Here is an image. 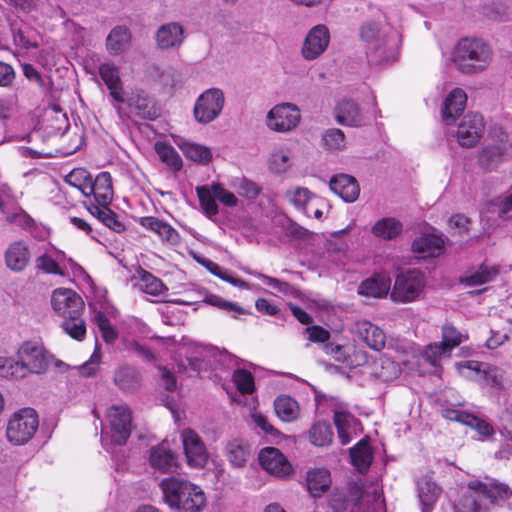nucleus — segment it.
<instances>
[{
  "label": "nucleus",
  "instance_id": "38",
  "mask_svg": "<svg viewBox=\"0 0 512 512\" xmlns=\"http://www.w3.org/2000/svg\"><path fill=\"white\" fill-rule=\"evenodd\" d=\"M196 194L200 206L207 217L212 218L219 213V208L216 203L217 198L214 196V192H212V184L210 186L203 185L196 187Z\"/></svg>",
  "mask_w": 512,
  "mask_h": 512
},
{
  "label": "nucleus",
  "instance_id": "24",
  "mask_svg": "<svg viewBox=\"0 0 512 512\" xmlns=\"http://www.w3.org/2000/svg\"><path fill=\"white\" fill-rule=\"evenodd\" d=\"M329 186L335 194L347 203L356 201L360 194V187L357 180L348 174L333 176L329 181Z\"/></svg>",
  "mask_w": 512,
  "mask_h": 512
},
{
  "label": "nucleus",
  "instance_id": "35",
  "mask_svg": "<svg viewBox=\"0 0 512 512\" xmlns=\"http://www.w3.org/2000/svg\"><path fill=\"white\" fill-rule=\"evenodd\" d=\"M274 409L278 417L286 422L297 419L299 414L297 401L287 395H280L275 399Z\"/></svg>",
  "mask_w": 512,
  "mask_h": 512
},
{
  "label": "nucleus",
  "instance_id": "26",
  "mask_svg": "<svg viewBox=\"0 0 512 512\" xmlns=\"http://www.w3.org/2000/svg\"><path fill=\"white\" fill-rule=\"evenodd\" d=\"M390 289V277L384 274H376L361 282L358 293L367 297L382 298L387 296Z\"/></svg>",
  "mask_w": 512,
  "mask_h": 512
},
{
  "label": "nucleus",
  "instance_id": "12",
  "mask_svg": "<svg viewBox=\"0 0 512 512\" xmlns=\"http://www.w3.org/2000/svg\"><path fill=\"white\" fill-rule=\"evenodd\" d=\"M484 132V121L481 115L469 113L463 117L457 127L455 137L464 148L474 147Z\"/></svg>",
  "mask_w": 512,
  "mask_h": 512
},
{
  "label": "nucleus",
  "instance_id": "27",
  "mask_svg": "<svg viewBox=\"0 0 512 512\" xmlns=\"http://www.w3.org/2000/svg\"><path fill=\"white\" fill-rule=\"evenodd\" d=\"M130 107L135 111L136 115L145 120H156L161 116V108L156 104L154 99L145 93H137L130 103Z\"/></svg>",
  "mask_w": 512,
  "mask_h": 512
},
{
  "label": "nucleus",
  "instance_id": "46",
  "mask_svg": "<svg viewBox=\"0 0 512 512\" xmlns=\"http://www.w3.org/2000/svg\"><path fill=\"white\" fill-rule=\"evenodd\" d=\"M204 302L223 311L231 313L234 318H238L239 315L247 313V311L243 307L239 306L236 302L227 301L218 295H208L204 299Z\"/></svg>",
  "mask_w": 512,
  "mask_h": 512
},
{
  "label": "nucleus",
  "instance_id": "28",
  "mask_svg": "<svg viewBox=\"0 0 512 512\" xmlns=\"http://www.w3.org/2000/svg\"><path fill=\"white\" fill-rule=\"evenodd\" d=\"M443 248V239L435 234H424L412 243V251L422 254L424 257H436L440 255Z\"/></svg>",
  "mask_w": 512,
  "mask_h": 512
},
{
  "label": "nucleus",
  "instance_id": "42",
  "mask_svg": "<svg viewBox=\"0 0 512 512\" xmlns=\"http://www.w3.org/2000/svg\"><path fill=\"white\" fill-rule=\"evenodd\" d=\"M184 155L199 164H208L212 160V153L206 146L196 143H185L181 147Z\"/></svg>",
  "mask_w": 512,
  "mask_h": 512
},
{
  "label": "nucleus",
  "instance_id": "41",
  "mask_svg": "<svg viewBox=\"0 0 512 512\" xmlns=\"http://www.w3.org/2000/svg\"><path fill=\"white\" fill-rule=\"evenodd\" d=\"M155 150L160 159L175 171L182 168V159L173 146L167 143L157 142Z\"/></svg>",
  "mask_w": 512,
  "mask_h": 512
},
{
  "label": "nucleus",
  "instance_id": "5",
  "mask_svg": "<svg viewBox=\"0 0 512 512\" xmlns=\"http://www.w3.org/2000/svg\"><path fill=\"white\" fill-rule=\"evenodd\" d=\"M491 59L490 46L478 38H462L452 54L456 68L463 74H474L484 70Z\"/></svg>",
  "mask_w": 512,
  "mask_h": 512
},
{
  "label": "nucleus",
  "instance_id": "16",
  "mask_svg": "<svg viewBox=\"0 0 512 512\" xmlns=\"http://www.w3.org/2000/svg\"><path fill=\"white\" fill-rule=\"evenodd\" d=\"M259 463L268 473L283 478L293 471L291 464L275 447H265L259 453Z\"/></svg>",
  "mask_w": 512,
  "mask_h": 512
},
{
  "label": "nucleus",
  "instance_id": "18",
  "mask_svg": "<svg viewBox=\"0 0 512 512\" xmlns=\"http://www.w3.org/2000/svg\"><path fill=\"white\" fill-rule=\"evenodd\" d=\"M335 119L338 124L349 127H361L366 123L359 105L351 99H343L337 104Z\"/></svg>",
  "mask_w": 512,
  "mask_h": 512
},
{
  "label": "nucleus",
  "instance_id": "37",
  "mask_svg": "<svg viewBox=\"0 0 512 512\" xmlns=\"http://www.w3.org/2000/svg\"><path fill=\"white\" fill-rule=\"evenodd\" d=\"M285 198L298 210H301L305 215L307 213L308 203L315 197V195L306 187H294L286 190Z\"/></svg>",
  "mask_w": 512,
  "mask_h": 512
},
{
  "label": "nucleus",
  "instance_id": "17",
  "mask_svg": "<svg viewBox=\"0 0 512 512\" xmlns=\"http://www.w3.org/2000/svg\"><path fill=\"white\" fill-rule=\"evenodd\" d=\"M184 33V27L178 22L162 24L155 33L156 45L161 50L179 48L184 42Z\"/></svg>",
  "mask_w": 512,
  "mask_h": 512
},
{
  "label": "nucleus",
  "instance_id": "19",
  "mask_svg": "<svg viewBox=\"0 0 512 512\" xmlns=\"http://www.w3.org/2000/svg\"><path fill=\"white\" fill-rule=\"evenodd\" d=\"M354 333L361 341L375 351H380L385 347L386 335L384 331L369 321L356 322Z\"/></svg>",
  "mask_w": 512,
  "mask_h": 512
},
{
  "label": "nucleus",
  "instance_id": "15",
  "mask_svg": "<svg viewBox=\"0 0 512 512\" xmlns=\"http://www.w3.org/2000/svg\"><path fill=\"white\" fill-rule=\"evenodd\" d=\"M149 465L160 473H176L179 469L178 455L166 442L153 446L149 450Z\"/></svg>",
  "mask_w": 512,
  "mask_h": 512
},
{
  "label": "nucleus",
  "instance_id": "56",
  "mask_svg": "<svg viewBox=\"0 0 512 512\" xmlns=\"http://www.w3.org/2000/svg\"><path fill=\"white\" fill-rule=\"evenodd\" d=\"M99 74L108 89H112L113 85L120 84L119 70L113 64H101L99 67Z\"/></svg>",
  "mask_w": 512,
  "mask_h": 512
},
{
  "label": "nucleus",
  "instance_id": "22",
  "mask_svg": "<svg viewBox=\"0 0 512 512\" xmlns=\"http://www.w3.org/2000/svg\"><path fill=\"white\" fill-rule=\"evenodd\" d=\"M29 245L23 241L12 242L5 251L6 266L14 272H22L30 262Z\"/></svg>",
  "mask_w": 512,
  "mask_h": 512
},
{
  "label": "nucleus",
  "instance_id": "59",
  "mask_svg": "<svg viewBox=\"0 0 512 512\" xmlns=\"http://www.w3.org/2000/svg\"><path fill=\"white\" fill-rule=\"evenodd\" d=\"M101 360V352L98 344H96L95 350L89 360H87L85 363H83L79 367V372L82 376L85 377H91L95 375L98 365Z\"/></svg>",
  "mask_w": 512,
  "mask_h": 512
},
{
  "label": "nucleus",
  "instance_id": "6",
  "mask_svg": "<svg viewBox=\"0 0 512 512\" xmlns=\"http://www.w3.org/2000/svg\"><path fill=\"white\" fill-rule=\"evenodd\" d=\"M425 276L418 269H408L396 276L390 297L395 303H410L418 300L425 287Z\"/></svg>",
  "mask_w": 512,
  "mask_h": 512
},
{
  "label": "nucleus",
  "instance_id": "11",
  "mask_svg": "<svg viewBox=\"0 0 512 512\" xmlns=\"http://www.w3.org/2000/svg\"><path fill=\"white\" fill-rule=\"evenodd\" d=\"M184 454L191 467L203 468L208 461V453L201 437L191 428L181 432Z\"/></svg>",
  "mask_w": 512,
  "mask_h": 512
},
{
  "label": "nucleus",
  "instance_id": "62",
  "mask_svg": "<svg viewBox=\"0 0 512 512\" xmlns=\"http://www.w3.org/2000/svg\"><path fill=\"white\" fill-rule=\"evenodd\" d=\"M325 349H326V353L332 355L336 361L344 363V364L352 367V365H353L352 356L347 355L342 346H340L338 344L330 343L325 346Z\"/></svg>",
  "mask_w": 512,
  "mask_h": 512
},
{
  "label": "nucleus",
  "instance_id": "14",
  "mask_svg": "<svg viewBox=\"0 0 512 512\" xmlns=\"http://www.w3.org/2000/svg\"><path fill=\"white\" fill-rule=\"evenodd\" d=\"M330 42V33L328 28L319 24L314 26L307 34L303 46L302 56L306 60L318 58L327 49Z\"/></svg>",
  "mask_w": 512,
  "mask_h": 512
},
{
  "label": "nucleus",
  "instance_id": "61",
  "mask_svg": "<svg viewBox=\"0 0 512 512\" xmlns=\"http://www.w3.org/2000/svg\"><path fill=\"white\" fill-rule=\"evenodd\" d=\"M260 191V187L247 178H242L238 186V193L247 199H255L260 194Z\"/></svg>",
  "mask_w": 512,
  "mask_h": 512
},
{
  "label": "nucleus",
  "instance_id": "8",
  "mask_svg": "<svg viewBox=\"0 0 512 512\" xmlns=\"http://www.w3.org/2000/svg\"><path fill=\"white\" fill-rule=\"evenodd\" d=\"M225 104L221 89L210 88L197 98L193 109L195 120L200 124H209L219 117Z\"/></svg>",
  "mask_w": 512,
  "mask_h": 512
},
{
  "label": "nucleus",
  "instance_id": "57",
  "mask_svg": "<svg viewBox=\"0 0 512 512\" xmlns=\"http://www.w3.org/2000/svg\"><path fill=\"white\" fill-rule=\"evenodd\" d=\"M448 352H450V350L446 348L444 343L441 341L439 343L435 342L429 344L423 351L422 355L423 358L432 366H437L438 358Z\"/></svg>",
  "mask_w": 512,
  "mask_h": 512
},
{
  "label": "nucleus",
  "instance_id": "43",
  "mask_svg": "<svg viewBox=\"0 0 512 512\" xmlns=\"http://www.w3.org/2000/svg\"><path fill=\"white\" fill-rule=\"evenodd\" d=\"M92 175L85 168L73 169L65 177V182L82 192L84 196H87V191L91 183Z\"/></svg>",
  "mask_w": 512,
  "mask_h": 512
},
{
  "label": "nucleus",
  "instance_id": "9",
  "mask_svg": "<svg viewBox=\"0 0 512 512\" xmlns=\"http://www.w3.org/2000/svg\"><path fill=\"white\" fill-rule=\"evenodd\" d=\"M300 119V110L296 105L283 103L269 111L267 126L276 132H288L297 127Z\"/></svg>",
  "mask_w": 512,
  "mask_h": 512
},
{
  "label": "nucleus",
  "instance_id": "58",
  "mask_svg": "<svg viewBox=\"0 0 512 512\" xmlns=\"http://www.w3.org/2000/svg\"><path fill=\"white\" fill-rule=\"evenodd\" d=\"M212 192L217 200L227 207H235L238 204L237 197L220 183H212Z\"/></svg>",
  "mask_w": 512,
  "mask_h": 512
},
{
  "label": "nucleus",
  "instance_id": "52",
  "mask_svg": "<svg viewBox=\"0 0 512 512\" xmlns=\"http://www.w3.org/2000/svg\"><path fill=\"white\" fill-rule=\"evenodd\" d=\"M142 290L150 295L157 296L163 291L164 284L162 281L152 275L150 272L142 270L140 275Z\"/></svg>",
  "mask_w": 512,
  "mask_h": 512
},
{
  "label": "nucleus",
  "instance_id": "25",
  "mask_svg": "<svg viewBox=\"0 0 512 512\" xmlns=\"http://www.w3.org/2000/svg\"><path fill=\"white\" fill-rule=\"evenodd\" d=\"M349 496L353 497L355 505H358L363 496L362 488L355 483L350 484L348 489L334 488L329 497V507L335 512L346 511L350 504Z\"/></svg>",
  "mask_w": 512,
  "mask_h": 512
},
{
  "label": "nucleus",
  "instance_id": "53",
  "mask_svg": "<svg viewBox=\"0 0 512 512\" xmlns=\"http://www.w3.org/2000/svg\"><path fill=\"white\" fill-rule=\"evenodd\" d=\"M252 274L261 280L265 285H268L285 295H293L296 291L295 287L286 281L262 274L260 272H254Z\"/></svg>",
  "mask_w": 512,
  "mask_h": 512
},
{
  "label": "nucleus",
  "instance_id": "63",
  "mask_svg": "<svg viewBox=\"0 0 512 512\" xmlns=\"http://www.w3.org/2000/svg\"><path fill=\"white\" fill-rule=\"evenodd\" d=\"M289 156L283 151L274 152L270 158V168L275 173L285 172L288 167Z\"/></svg>",
  "mask_w": 512,
  "mask_h": 512
},
{
  "label": "nucleus",
  "instance_id": "32",
  "mask_svg": "<svg viewBox=\"0 0 512 512\" xmlns=\"http://www.w3.org/2000/svg\"><path fill=\"white\" fill-rule=\"evenodd\" d=\"M402 231V223L393 217L382 218L372 227L373 235L383 240H393L399 236Z\"/></svg>",
  "mask_w": 512,
  "mask_h": 512
},
{
  "label": "nucleus",
  "instance_id": "48",
  "mask_svg": "<svg viewBox=\"0 0 512 512\" xmlns=\"http://www.w3.org/2000/svg\"><path fill=\"white\" fill-rule=\"evenodd\" d=\"M205 267L209 270V272L218 278L232 284L233 286L240 287V288H247V283L240 279L235 278L232 276L227 269H224L223 267L219 266L217 263L207 260L204 264Z\"/></svg>",
  "mask_w": 512,
  "mask_h": 512
},
{
  "label": "nucleus",
  "instance_id": "47",
  "mask_svg": "<svg viewBox=\"0 0 512 512\" xmlns=\"http://www.w3.org/2000/svg\"><path fill=\"white\" fill-rule=\"evenodd\" d=\"M204 302L223 311L231 313L234 318H238L239 315L247 313V311L243 307L239 306L236 302L227 301L218 295H208L204 299Z\"/></svg>",
  "mask_w": 512,
  "mask_h": 512
},
{
  "label": "nucleus",
  "instance_id": "30",
  "mask_svg": "<svg viewBox=\"0 0 512 512\" xmlns=\"http://www.w3.org/2000/svg\"><path fill=\"white\" fill-rule=\"evenodd\" d=\"M504 154L505 149L499 144L485 146L478 156L479 166L483 170L491 172L503 162Z\"/></svg>",
  "mask_w": 512,
  "mask_h": 512
},
{
  "label": "nucleus",
  "instance_id": "36",
  "mask_svg": "<svg viewBox=\"0 0 512 512\" xmlns=\"http://www.w3.org/2000/svg\"><path fill=\"white\" fill-rule=\"evenodd\" d=\"M226 456L234 467H243L249 457L248 446L240 439H233L226 446Z\"/></svg>",
  "mask_w": 512,
  "mask_h": 512
},
{
  "label": "nucleus",
  "instance_id": "1",
  "mask_svg": "<svg viewBox=\"0 0 512 512\" xmlns=\"http://www.w3.org/2000/svg\"><path fill=\"white\" fill-rule=\"evenodd\" d=\"M360 38L367 44L371 64L381 65L398 58L401 35L389 24L367 21L359 29Z\"/></svg>",
  "mask_w": 512,
  "mask_h": 512
},
{
  "label": "nucleus",
  "instance_id": "10",
  "mask_svg": "<svg viewBox=\"0 0 512 512\" xmlns=\"http://www.w3.org/2000/svg\"><path fill=\"white\" fill-rule=\"evenodd\" d=\"M110 423L111 440L116 445H124L131 434V412L127 406L113 405L107 411Z\"/></svg>",
  "mask_w": 512,
  "mask_h": 512
},
{
  "label": "nucleus",
  "instance_id": "34",
  "mask_svg": "<svg viewBox=\"0 0 512 512\" xmlns=\"http://www.w3.org/2000/svg\"><path fill=\"white\" fill-rule=\"evenodd\" d=\"M331 484L330 472L319 468L310 470L307 474V488L313 497L320 496Z\"/></svg>",
  "mask_w": 512,
  "mask_h": 512
},
{
  "label": "nucleus",
  "instance_id": "40",
  "mask_svg": "<svg viewBox=\"0 0 512 512\" xmlns=\"http://www.w3.org/2000/svg\"><path fill=\"white\" fill-rule=\"evenodd\" d=\"M61 327L71 338L81 341L86 335V323L81 315H73L63 319Z\"/></svg>",
  "mask_w": 512,
  "mask_h": 512
},
{
  "label": "nucleus",
  "instance_id": "21",
  "mask_svg": "<svg viewBox=\"0 0 512 512\" xmlns=\"http://www.w3.org/2000/svg\"><path fill=\"white\" fill-rule=\"evenodd\" d=\"M93 195L95 202L100 206L109 205L113 199L112 177L109 172L102 171L91 179L87 196Z\"/></svg>",
  "mask_w": 512,
  "mask_h": 512
},
{
  "label": "nucleus",
  "instance_id": "13",
  "mask_svg": "<svg viewBox=\"0 0 512 512\" xmlns=\"http://www.w3.org/2000/svg\"><path fill=\"white\" fill-rule=\"evenodd\" d=\"M51 304L54 311L63 319L73 315H82L84 311L82 298L71 289H56L52 294Z\"/></svg>",
  "mask_w": 512,
  "mask_h": 512
},
{
  "label": "nucleus",
  "instance_id": "45",
  "mask_svg": "<svg viewBox=\"0 0 512 512\" xmlns=\"http://www.w3.org/2000/svg\"><path fill=\"white\" fill-rule=\"evenodd\" d=\"M331 426L325 422L315 423L309 430V438L315 446H325L332 440Z\"/></svg>",
  "mask_w": 512,
  "mask_h": 512
},
{
  "label": "nucleus",
  "instance_id": "29",
  "mask_svg": "<svg viewBox=\"0 0 512 512\" xmlns=\"http://www.w3.org/2000/svg\"><path fill=\"white\" fill-rule=\"evenodd\" d=\"M441 491V488L435 482L426 477L418 481V497L422 505V512L433 510Z\"/></svg>",
  "mask_w": 512,
  "mask_h": 512
},
{
  "label": "nucleus",
  "instance_id": "31",
  "mask_svg": "<svg viewBox=\"0 0 512 512\" xmlns=\"http://www.w3.org/2000/svg\"><path fill=\"white\" fill-rule=\"evenodd\" d=\"M131 33L125 26L114 27L106 38V48L112 55L121 54L129 45Z\"/></svg>",
  "mask_w": 512,
  "mask_h": 512
},
{
  "label": "nucleus",
  "instance_id": "44",
  "mask_svg": "<svg viewBox=\"0 0 512 512\" xmlns=\"http://www.w3.org/2000/svg\"><path fill=\"white\" fill-rule=\"evenodd\" d=\"M333 419L341 444L347 445L351 441L350 429L353 416L347 412L335 411Z\"/></svg>",
  "mask_w": 512,
  "mask_h": 512
},
{
  "label": "nucleus",
  "instance_id": "55",
  "mask_svg": "<svg viewBox=\"0 0 512 512\" xmlns=\"http://www.w3.org/2000/svg\"><path fill=\"white\" fill-rule=\"evenodd\" d=\"M446 348L450 351L459 346L462 342L461 333L450 323H445L442 327V340Z\"/></svg>",
  "mask_w": 512,
  "mask_h": 512
},
{
  "label": "nucleus",
  "instance_id": "54",
  "mask_svg": "<svg viewBox=\"0 0 512 512\" xmlns=\"http://www.w3.org/2000/svg\"><path fill=\"white\" fill-rule=\"evenodd\" d=\"M345 135L337 128L328 129L322 136L323 145L329 150H338L344 146Z\"/></svg>",
  "mask_w": 512,
  "mask_h": 512
},
{
  "label": "nucleus",
  "instance_id": "33",
  "mask_svg": "<svg viewBox=\"0 0 512 512\" xmlns=\"http://www.w3.org/2000/svg\"><path fill=\"white\" fill-rule=\"evenodd\" d=\"M352 464L360 473H366L370 468L373 455L369 443L360 440L354 447L350 448Z\"/></svg>",
  "mask_w": 512,
  "mask_h": 512
},
{
  "label": "nucleus",
  "instance_id": "49",
  "mask_svg": "<svg viewBox=\"0 0 512 512\" xmlns=\"http://www.w3.org/2000/svg\"><path fill=\"white\" fill-rule=\"evenodd\" d=\"M232 379L241 394H251L255 389L254 377L245 369L235 370Z\"/></svg>",
  "mask_w": 512,
  "mask_h": 512
},
{
  "label": "nucleus",
  "instance_id": "39",
  "mask_svg": "<svg viewBox=\"0 0 512 512\" xmlns=\"http://www.w3.org/2000/svg\"><path fill=\"white\" fill-rule=\"evenodd\" d=\"M499 273L498 268L481 265L479 270L471 275L461 278V283L466 286H478L492 281Z\"/></svg>",
  "mask_w": 512,
  "mask_h": 512
},
{
  "label": "nucleus",
  "instance_id": "50",
  "mask_svg": "<svg viewBox=\"0 0 512 512\" xmlns=\"http://www.w3.org/2000/svg\"><path fill=\"white\" fill-rule=\"evenodd\" d=\"M94 320L105 342L112 343L117 339V332L115 328L102 311H98L95 314Z\"/></svg>",
  "mask_w": 512,
  "mask_h": 512
},
{
  "label": "nucleus",
  "instance_id": "2",
  "mask_svg": "<svg viewBox=\"0 0 512 512\" xmlns=\"http://www.w3.org/2000/svg\"><path fill=\"white\" fill-rule=\"evenodd\" d=\"M17 361L0 359V368L6 369L7 376L15 379L25 378L28 374H42L51 363V356L42 345L36 342H24L17 352Z\"/></svg>",
  "mask_w": 512,
  "mask_h": 512
},
{
  "label": "nucleus",
  "instance_id": "4",
  "mask_svg": "<svg viewBox=\"0 0 512 512\" xmlns=\"http://www.w3.org/2000/svg\"><path fill=\"white\" fill-rule=\"evenodd\" d=\"M468 488L473 492L463 495L457 512H488L484 500L494 504L499 500L505 501L512 495L508 485L494 479L486 482L471 480L468 482Z\"/></svg>",
  "mask_w": 512,
  "mask_h": 512
},
{
  "label": "nucleus",
  "instance_id": "3",
  "mask_svg": "<svg viewBox=\"0 0 512 512\" xmlns=\"http://www.w3.org/2000/svg\"><path fill=\"white\" fill-rule=\"evenodd\" d=\"M160 487L165 502L172 509L181 512H201L206 505L203 490L187 480L165 478L161 481Z\"/></svg>",
  "mask_w": 512,
  "mask_h": 512
},
{
  "label": "nucleus",
  "instance_id": "51",
  "mask_svg": "<svg viewBox=\"0 0 512 512\" xmlns=\"http://www.w3.org/2000/svg\"><path fill=\"white\" fill-rule=\"evenodd\" d=\"M35 266L38 270L43 271L46 274H54L59 276H65L63 267L58 265L56 259L52 255L43 254L36 258Z\"/></svg>",
  "mask_w": 512,
  "mask_h": 512
},
{
  "label": "nucleus",
  "instance_id": "60",
  "mask_svg": "<svg viewBox=\"0 0 512 512\" xmlns=\"http://www.w3.org/2000/svg\"><path fill=\"white\" fill-rule=\"evenodd\" d=\"M155 233L161 238L163 242H166L170 245H178L180 243V235L179 233L167 222H164L161 225V228H158Z\"/></svg>",
  "mask_w": 512,
  "mask_h": 512
},
{
  "label": "nucleus",
  "instance_id": "64",
  "mask_svg": "<svg viewBox=\"0 0 512 512\" xmlns=\"http://www.w3.org/2000/svg\"><path fill=\"white\" fill-rule=\"evenodd\" d=\"M306 332L308 333V339L312 342L324 343L330 338L329 331L318 325L307 327Z\"/></svg>",
  "mask_w": 512,
  "mask_h": 512
},
{
  "label": "nucleus",
  "instance_id": "7",
  "mask_svg": "<svg viewBox=\"0 0 512 512\" xmlns=\"http://www.w3.org/2000/svg\"><path fill=\"white\" fill-rule=\"evenodd\" d=\"M38 415L32 408H22L9 419L6 429L7 440L14 445L27 443L36 433Z\"/></svg>",
  "mask_w": 512,
  "mask_h": 512
},
{
  "label": "nucleus",
  "instance_id": "23",
  "mask_svg": "<svg viewBox=\"0 0 512 512\" xmlns=\"http://www.w3.org/2000/svg\"><path fill=\"white\" fill-rule=\"evenodd\" d=\"M113 381L123 393H135L142 385V376L134 366L124 364L115 370Z\"/></svg>",
  "mask_w": 512,
  "mask_h": 512
},
{
  "label": "nucleus",
  "instance_id": "20",
  "mask_svg": "<svg viewBox=\"0 0 512 512\" xmlns=\"http://www.w3.org/2000/svg\"><path fill=\"white\" fill-rule=\"evenodd\" d=\"M467 103V95L461 88L453 89L445 98L441 110L443 121L447 125L453 124L463 113Z\"/></svg>",
  "mask_w": 512,
  "mask_h": 512
}]
</instances>
